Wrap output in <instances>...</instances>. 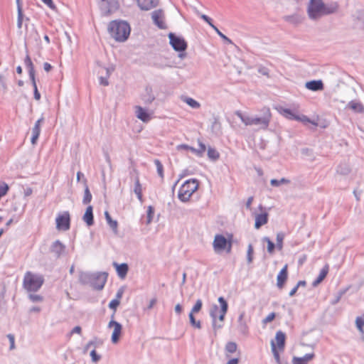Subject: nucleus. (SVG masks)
Segmentation results:
<instances>
[{
    "label": "nucleus",
    "instance_id": "nucleus-33",
    "mask_svg": "<svg viewBox=\"0 0 364 364\" xmlns=\"http://www.w3.org/2000/svg\"><path fill=\"white\" fill-rule=\"evenodd\" d=\"M105 219L107 220V223L109 225V226L110 227V228L112 230L114 233L117 234V232H118V230H117L118 223H117V221L112 220V218H111V216H110L109 213H108V211H105Z\"/></svg>",
    "mask_w": 364,
    "mask_h": 364
},
{
    "label": "nucleus",
    "instance_id": "nucleus-51",
    "mask_svg": "<svg viewBox=\"0 0 364 364\" xmlns=\"http://www.w3.org/2000/svg\"><path fill=\"white\" fill-rule=\"evenodd\" d=\"M177 150L180 151V150H190L191 151H192L193 153H194L196 155H197V149H195L194 147H192V146H190L187 144H179L176 147Z\"/></svg>",
    "mask_w": 364,
    "mask_h": 364
},
{
    "label": "nucleus",
    "instance_id": "nucleus-56",
    "mask_svg": "<svg viewBox=\"0 0 364 364\" xmlns=\"http://www.w3.org/2000/svg\"><path fill=\"white\" fill-rule=\"evenodd\" d=\"M345 292H346L345 290L338 291L336 294V295L335 296L334 299L331 301V304L336 305V304H338L339 302V301L341 300L342 296L345 294Z\"/></svg>",
    "mask_w": 364,
    "mask_h": 364
},
{
    "label": "nucleus",
    "instance_id": "nucleus-22",
    "mask_svg": "<svg viewBox=\"0 0 364 364\" xmlns=\"http://www.w3.org/2000/svg\"><path fill=\"white\" fill-rule=\"evenodd\" d=\"M268 216L269 214L266 212L260 214H257L255 215V228L256 229H259L262 225L267 224L268 222Z\"/></svg>",
    "mask_w": 364,
    "mask_h": 364
},
{
    "label": "nucleus",
    "instance_id": "nucleus-36",
    "mask_svg": "<svg viewBox=\"0 0 364 364\" xmlns=\"http://www.w3.org/2000/svg\"><path fill=\"white\" fill-rule=\"evenodd\" d=\"M146 92V95L144 96L143 100L146 104H151L155 100V96L152 93V89L147 87Z\"/></svg>",
    "mask_w": 364,
    "mask_h": 364
},
{
    "label": "nucleus",
    "instance_id": "nucleus-59",
    "mask_svg": "<svg viewBox=\"0 0 364 364\" xmlns=\"http://www.w3.org/2000/svg\"><path fill=\"white\" fill-rule=\"evenodd\" d=\"M120 304V301H119L118 299H113L112 300L109 304V307L114 310V312L116 311V309L117 308V306L119 305Z\"/></svg>",
    "mask_w": 364,
    "mask_h": 364
},
{
    "label": "nucleus",
    "instance_id": "nucleus-53",
    "mask_svg": "<svg viewBox=\"0 0 364 364\" xmlns=\"http://www.w3.org/2000/svg\"><path fill=\"white\" fill-rule=\"evenodd\" d=\"M18 11V18H17V27L18 28H21L23 25V21L24 18V15L23 13V10H17Z\"/></svg>",
    "mask_w": 364,
    "mask_h": 364
},
{
    "label": "nucleus",
    "instance_id": "nucleus-54",
    "mask_svg": "<svg viewBox=\"0 0 364 364\" xmlns=\"http://www.w3.org/2000/svg\"><path fill=\"white\" fill-rule=\"evenodd\" d=\"M202 305H203L202 301L200 299H198L196 301L195 305L192 308L191 313L196 314V313L199 312L202 308Z\"/></svg>",
    "mask_w": 364,
    "mask_h": 364
},
{
    "label": "nucleus",
    "instance_id": "nucleus-15",
    "mask_svg": "<svg viewBox=\"0 0 364 364\" xmlns=\"http://www.w3.org/2000/svg\"><path fill=\"white\" fill-rule=\"evenodd\" d=\"M280 113L284 116L286 118L289 119H295V120H297V121H306V122H310V120L309 119L305 116V115H302V117H299L298 115H296L291 109H287V108H281V110H280Z\"/></svg>",
    "mask_w": 364,
    "mask_h": 364
},
{
    "label": "nucleus",
    "instance_id": "nucleus-35",
    "mask_svg": "<svg viewBox=\"0 0 364 364\" xmlns=\"http://www.w3.org/2000/svg\"><path fill=\"white\" fill-rule=\"evenodd\" d=\"M85 191H84V197L82 199V203L85 205H87L91 202L92 196L90 191L89 187L87 185L86 179L85 180Z\"/></svg>",
    "mask_w": 364,
    "mask_h": 364
},
{
    "label": "nucleus",
    "instance_id": "nucleus-7",
    "mask_svg": "<svg viewBox=\"0 0 364 364\" xmlns=\"http://www.w3.org/2000/svg\"><path fill=\"white\" fill-rule=\"evenodd\" d=\"M107 273L106 272H95L93 276L90 285L96 290H102L107 279Z\"/></svg>",
    "mask_w": 364,
    "mask_h": 364
},
{
    "label": "nucleus",
    "instance_id": "nucleus-2",
    "mask_svg": "<svg viewBox=\"0 0 364 364\" xmlns=\"http://www.w3.org/2000/svg\"><path fill=\"white\" fill-rule=\"evenodd\" d=\"M108 32L116 41L124 42L129 36L131 28L124 21H112L108 25Z\"/></svg>",
    "mask_w": 364,
    "mask_h": 364
},
{
    "label": "nucleus",
    "instance_id": "nucleus-6",
    "mask_svg": "<svg viewBox=\"0 0 364 364\" xmlns=\"http://www.w3.org/2000/svg\"><path fill=\"white\" fill-rule=\"evenodd\" d=\"M168 38L171 46L176 51L184 52L187 49L188 44L183 38L170 33Z\"/></svg>",
    "mask_w": 364,
    "mask_h": 364
},
{
    "label": "nucleus",
    "instance_id": "nucleus-13",
    "mask_svg": "<svg viewBox=\"0 0 364 364\" xmlns=\"http://www.w3.org/2000/svg\"><path fill=\"white\" fill-rule=\"evenodd\" d=\"M220 313V309L216 304L212 306L210 310V316L212 318V326L215 333V335L217 334V331L223 327V323H218L217 318L218 315Z\"/></svg>",
    "mask_w": 364,
    "mask_h": 364
},
{
    "label": "nucleus",
    "instance_id": "nucleus-42",
    "mask_svg": "<svg viewBox=\"0 0 364 364\" xmlns=\"http://www.w3.org/2000/svg\"><path fill=\"white\" fill-rule=\"evenodd\" d=\"M208 156L210 159L216 161L220 158V154L215 149L209 147L208 149Z\"/></svg>",
    "mask_w": 364,
    "mask_h": 364
},
{
    "label": "nucleus",
    "instance_id": "nucleus-32",
    "mask_svg": "<svg viewBox=\"0 0 364 364\" xmlns=\"http://www.w3.org/2000/svg\"><path fill=\"white\" fill-rule=\"evenodd\" d=\"M338 9V4L336 2L324 4L323 15H329L336 13Z\"/></svg>",
    "mask_w": 364,
    "mask_h": 364
},
{
    "label": "nucleus",
    "instance_id": "nucleus-61",
    "mask_svg": "<svg viewBox=\"0 0 364 364\" xmlns=\"http://www.w3.org/2000/svg\"><path fill=\"white\" fill-rule=\"evenodd\" d=\"M90 356L92 358V360L95 363L98 362L101 359V356L96 353L95 349L91 350Z\"/></svg>",
    "mask_w": 364,
    "mask_h": 364
},
{
    "label": "nucleus",
    "instance_id": "nucleus-25",
    "mask_svg": "<svg viewBox=\"0 0 364 364\" xmlns=\"http://www.w3.org/2000/svg\"><path fill=\"white\" fill-rule=\"evenodd\" d=\"M315 357V354L307 353L303 357H296L294 356L292 359L293 364H308V363L311 360Z\"/></svg>",
    "mask_w": 364,
    "mask_h": 364
},
{
    "label": "nucleus",
    "instance_id": "nucleus-31",
    "mask_svg": "<svg viewBox=\"0 0 364 364\" xmlns=\"http://www.w3.org/2000/svg\"><path fill=\"white\" fill-rule=\"evenodd\" d=\"M92 276L93 273L80 272L79 274V282L83 285H90Z\"/></svg>",
    "mask_w": 364,
    "mask_h": 364
},
{
    "label": "nucleus",
    "instance_id": "nucleus-62",
    "mask_svg": "<svg viewBox=\"0 0 364 364\" xmlns=\"http://www.w3.org/2000/svg\"><path fill=\"white\" fill-rule=\"evenodd\" d=\"M29 299L33 301V302H39V301H42L43 298L42 296L41 295H38V294H30L29 295Z\"/></svg>",
    "mask_w": 364,
    "mask_h": 364
},
{
    "label": "nucleus",
    "instance_id": "nucleus-24",
    "mask_svg": "<svg viewBox=\"0 0 364 364\" xmlns=\"http://www.w3.org/2000/svg\"><path fill=\"white\" fill-rule=\"evenodd\" d=\"M275 339L277 341V348L280 350L283 351L284 350L285 347V340H286V335L284 333H283L282 331H278L276 333Z\"/></svg>",
    "mask_w": 364,
    "mask_h": 364
},
{
    "label": "nucleus",
    "instance_id": "nucleus-49",
    "mask_svg": "<svg viewBox=\"0 0 364 364\" xmlns=\"http://www.w3.org/2000/svg\"><path fill=\"white\" fill-rule=\"evenodd\" d=\"M253 253H254L253 246H252V245L250 244L248 245L247 252V263H249V264L252 262Z\"/></svg>",
    "mask_w": 364,
    "mask_h": 364
},
{
    "label": "nucleus",
    "instance_id": "nucleus-58",
    "mask_svg": "<svg viewBox=\"0 0 364 364\" xmlns=\"http://www.w3.org/2000/svg\"><path fill=\"white\" fill-rule=\"evenodd\" d=\"M215 31L218 33V35L222 38L224 41L231 43L232 41L229 39L225 35H224L215 26L213 27Z\"/></svg>",
    "mask_w": 364,
    "mask_h": 364
},
{
    "label": "nucleus",
    "instance_id": "nucleus-1",
    "mask_svg": "<svg viewBox=\"0 0 364 364\" xmlns=\"http://www.w3.org/2000/svg\"><path fill=\"white\" fill-rule=\"evenodd\" d=\"M241 121L246 126L256 125L259 126L260 129H266L269 124L272 114L269 108H264L263 109V114L262 116H249L244 114L241 111H236L235 113Z\"/></svg>",
    "mask_w": 364,
    "mask_h": 364
},
{
    "label": "nucleus",
    "instance_id": "nucleus-60",
    "mask_svg": "<svg viewBox=\"0 0 364 364\" xmlns=\"http://www.w3.org/2000/svg\"><path fill=\"white\" fill-rule=\"evenodd\" d=\"M7 338H9V342H10L9 349L10 350L15 349L16 346H15V338H14V336L13 334L9 333V334L7 335Z\"/></svg>",
    "mask_w": 364,
    "mask_h": 364
},
{
    "label": "nucleus",
    "instance_id": "nucleus-29",
    "mask_svg": "<svg viewBox=\"0 0 364 364\" xmlns=\"http://www.w3.org/2000/svg\"><path fill=\"white\" fill-rule=\"evenodd\" d=\"M328 265L326 264L321 270L318 277L313 282L312 285L314 287H316L318 284H319L326 277L328 272Z\"/></svg>",
    "mask_w": 364,
    "mask_h": 364
},
{
    "label": "nucleus",
    "instance_id": "nucleus-48",
    "mask_svg": "<svg viewBox=\"0 0 364 364\" xmlns=\"http://www.w3.org/2000/svg\"><path fill=\"white\" fill-rule=\"evenodd\" d=\"M284 238V234L279 232L277 235V247L281 250L283 247V240Z\"/></svg>",
    "mask_w": 364,
    "mask_h": 364
},
{
    "label": "nucleus",
    "instance_id": "nucleus-44",
    "mask_svg": "<svg viewBox=\"0 0 364 364\" xmlns=\"http://www.w3.org/2000/svg\"><path fill=\"white\" fill-rule=\"evenodd\" d=\"M289 183H290V181L285 178H282L280 180L272 179L270 181V184L272 186H275V187L279 186L282 184H289Z\"/></svg>",
    "mask_w": 364,
    "mask_h": 364
},
{
    "label": "nucleus",
    "instance_id": "nucleus-38",
    "mask_svg": "<svg viewBox=\"0 0 364 364\" xmlns=\"http://www.w3.org/2000/svg\"><path fill=\"white\" fill-rule=\"evenodd\" d=\"M41 134V127L34 126L32 129L31 144L35 145Z\"/></svg>",
    "mask_w": 364,
    "mask_h": 364
},
{
    "label": "nucleus",
    "instance_id": "nucleus-34",
    "mask_svg": "<svg viewBox=\"0 0 364 364\" xmlns=\"http://www.w3.org/2000/svg\"><path fill=\"white\" fill-rule=\"evenodd\" d=\"M134 192L137 196L138 199L142 203L143 202V196H142V187L139 181V176L135 178V184Z\"/></svg>",
    "mask_w": 364,
    "mask_h": 364
},
{
    "label": "nucleus",
    "instance_id": "nucleus-18",
    "mask_svg": "<svg viewBox=\"0 0 364 364\" xmlns=\"http://www.w3.org/2000/svg\"><path fill=\"white\" fill-rule=\"evenodd\" d=\"M141 10L148 11L157 6L159 0H136Z\"/></svg>",
    "mask_w": 364,
    "mask_h": 364
},
{
    "label": "nucleus",
    "instance_id": "nucleus-39",
    "mask_svg": "<svg viewBox=\"0 0 364 364\" xmlns=\"http://www.w3.org/2000/svg\"><path fill=\"white\" fill-rule=\"evenodd\" d=\"M183 101L193 109H198L200 107V104L191 97H185Z\"/></svg>",
    "mask_w": 364,
    "mask_h": 364
},
{
    "label": "nucleus",
    "instance_id": "nucleus-4",
    "mask_svg": "<svg viewBox=\"0 0 364 364\" xmlns=\"http://www.w3.org/2000/svg\"><path fill=\"white\" fill-rule=\"evenodd\" d=\"M44 282L43 277L28 272L23 279V287L28 291H37Z\"/></svg>",
    "mask_w": 364,
    "mask_h": 364
},
{
    "label": "nucleus",
    "instance_id": "nucleus-16",
    "mask_svg": "<svg viewBox=\"0 0 364 364\" xmlns=\"http://www.w3.org/2000/svg\"><path fill=\"white\" fill-rule=\"evenodd\" d=\"M25 27L26 30L25 39L26 41L33 40L35 41H38L40 38V36L35 27V25L31 24L30 26H28V25L26 23Z\"/></svg>",
    "mask_w": 364,
    "mask_h": 364
},
{
    "label": "nucleus",
    "instance_id": "nucleus-20",
    "mask_svg": "<svg viewBox=\"0 0 364 364\" xmlns=\"http://www.w3.org/2000/svg\"><path fill=\"white\" fill-rule=\"evenodd\" d=\"M305 87L312 91H320L324 88V85L321 80H311L306 83Z\"/></svg>",
    "mask_w": 364,
    "mask_h": 364
},
{
    "label": "nucleus",
    "instance_id": "nucleus-41",
    "mask_svg": "<svg viewBox=\"0 0 364 364\" xmlns=\"http://www.w3.org/2000/svg\"><path fill=\"white\" fill-rule=\"evenodd\" d=\"M350 168L348 164H340L337 168V173L341 175H348L350 173Z\"/></svg>",
    "mask_w": 364,
    "mask_h": 364
},
{
    "label": "nucleus",
    "instance_id": "nucleus-46",
    "mask_svg": "<svg viewBox=\"0 0 364 364\" xmlns=\"http://www.w3.org/2000/svg\"><path fill=\"white\" fill-rule=\"evenodd\" d=\"M193 314H194L190 312V314L188 315L190 323H191V326H193V327H195L198 329H200L201 328V323L200 321L196 320Z\"/></svg>",
    "mask_w": 364,
    "mask_h": 364
},
{
    "label": "nucleus",
    "instance_id": "nucleus-50",
    "mask_svg": "<svg viewBox=\"0 0 364 364\" xmlns=\"http://www.w3.org/2000/svg\"><path fill=\"white\" fill-rule=\"evenodd\" d=\"M154 215V208L151 205H149L147 209V220L146 224H149L151 223Z\"/></svg>",
    "mask_w": 364,
    "mask_h": 364
},
{
    "label": "nucleus",
    "instance_id": "nucleus-27",
    "mask_svg": "<svg viewBox=\"0 0 364 364\" xmlns=\"http://www.w3.org/2000/svg\"><path fill=\"white\" fill-rule=\"evenodd\" d=\"M245 312L240 313L238 317V329L240 332L244 335H247L248 333V326L246 322L244 321Z\"/></svg>",
    "mask_w": 364,
    "mask_h": 364
},
{
    "label": "nucleus",
    "instance_id": "nucleus-12",
    "mask_svg": "<svg viewBox=\"0 0 364 364\" xmlns=\"http://www.w3.org/2000/svg\"><path fill=\"white\" fill-rule=\"evenodd\" d=\"M114 328L112 334V342L117 343L119 341L122 331V326L114 320H111L108 323V328Z\"/></svg>",
    "mask_w": 364,
    "mask_h": 364
},
{
    "label": "nucleus",
    "instance_id": "nucleus-9",
    "mask_svg": "<svg viewBox=\"0 0 364 364\" xmlns=\"http://www.w3.org/2000/svg\"><path fill=\"white\" fill-rule=\"evenodd\" d=\"M56 228L59 230L66 231L70 228V217L68 211L56 218Z\"/></svg>",
    "mask_w": 364,
    "mask_h": 364
},
{
    "label": "nucleus",
    "instance_id": "nucleus-5",
    "mask_svg": "<svg viewBox=\"0 0 364 364\" xmlns=\"http://www.w3.org/2000/svg\"><path fill=\"white\" fill-rule=\"evenodd\" d=\"M324 3L322 0H310L307 13L310 19L316 21L323 16Z\"/></svg>",
    "mask_w": 364,
    "mask_h": 364
},
{
    "label": "nucleus",
    "instance_id": "nucleus-19",
    "mask_svg": "<svg viewBox=\"0 0 364 364\" xmlns=\"http://www.w3.org/2000/svg\"><path fill=\"white\" fill-rule=\"evenodd\" d=\"M218 301L220 304V313L218 314L219 315H218V318L219 321L223 323L225 320V316L228 309V304L223 296L218 298Z\"/></svg>",
    "mask_w": 364,
    "mask_h": 364
},
{
    "label": "nucleus",
    "instance_id": "nucleus-64",
    "mask_svg": "<svg viewBox=\"0 0 364 364\" xmlns=\"http://www.w3.org/2000/svg\"><path fill=\"white\" fill-rule=\"evenodd\" d=\"M46 5H47L50 9L55 10L56 9L55 5L53 2V0H41Z\"/></svg>",
    "mask_w": 364,
    "mask_h": 364
},
{
    "label": "nucleus",
    "instance_id": "nucleus-63",
    "mask_svg": "<svg viewBox=\"0 0 364 364\" xmlns=\"http://www.w3.org/2000/svg\"><path fill=\"white\" fill-rule=\"evenodd\" d=\"M276 316V314L275 313L272 312L271 314H269L264 320H263V323H269L271 321H272L274 318Z\"/></svg>",
    "mask_w": 364,
    "mask_h": 364
},
{
    "label": "nucleus",
    "instance_id": "nucleus-47",
    "mask_svg": "<svg viewBox=\"0 0 364 364\" xmlns=\"http://www.w3.org/2000/svg\"><path fill=\"white\" fill-rule=\"evenodd\" d=\"M263 240L267 243V251L269 253L272 254L275 249L274 243L267 237L263 238Z\"/></svg>",
    "mask_w": 364,
    "mask_h": 364
},
{
    "label": "nucleus",
    "instance_id": "nucleus-10",
    "mask_svg": "<svg viewBox=\"0 0 364 364\" xmlns=\"http://www.w3.org/2000/svg\"><path fill=\"white\" fill-rule=\"evenodd\" d=\"M65 245L58 240L53 242L50 247V252L54 255L55 259L63 256L65 254Z\"/></svg>",
    "mask_w": 364,
    "mask_h": 364
},
{
    "label": "nucleus",
    "instance_id": "nucleus-40",
    "mask_svg": "<svg viewBox=\"0 0 364 364\" xmlns=\"http://www.w3.org/2000/svg\"><path fill=\"white\" fill-rule=\"evenodd\" d=\"M24 63H25V65H26V68L28 70V75L34 74L35 73L34 66H33L31 59L28 55H26L25 60H24Z\"/></svg>",
    "mask_w": 364,
    "mask_h": 364
},
{
    "label": "nucleus",
    "instance_id": "nucleus-17",
    "mask_svg": "<svg viewBox=\"0 0 364 364\" xmlns=\"http://www.w3.org/2000/svg\"><path fill=\"white\" fill-rule=\"evenodd\" d=\"M288 278V265L285 264L281 269L277 277V286L279 289L284 288Z\"/></svg>",
    "mask_w": 364,
    "mask_h": 364
},
{
    "label": "nucleus",
    "instance_id": "nucleus-57",
    "mask_svg": "<svg viewBox=\"0 0 364 364\" xmlns=\"http://www.w3.org/2000/svg\"><path fill=\"white\" fill-rule=\"evenodd\" d=\"M197 149V156L199 157H201V156H203L204 152L206 150V146L203 143L199 141V149Z\"/></svg>",
    "mask_w": 364,
    "mask_h": 364
},
{
    "label": "nucleus",
    "instance_id": "nucleus-11",
    "mask_svg": "<svg viewBox=\"0 0 364 364\" xmlns=\"http://www.w3.org/2000/svg\"><path fill=\"white\" fill-rule=\"evenodd\" d=\"M151 18L154 23L160 29H166L167 26L164 21V13L161 9L155 10L151 13Z\"/></svg>",
    "mask_w": 364,
    "mask_h": 364
},
{
    "label": "nucleus",
    "instance_id": "nucleus-14",
    "mask_svg": "<svg viewBox=\"0 0 364 364\" xmlns=\"http://www.w3.org/2000/svg\"><path fill=\"white\" fill-rule=\"evenodd\" d=\"M228 240L222 235H216L213 243L214 250L216 252L225 250Z\"/></svg>",
    "mask_w": 364,
    "mask_h": 364
},
{
    "label": "nucleus",
    "instance_id": "nucleus-55",
    "mask_svg": "<svg viewBox=\"0 0 364 364\" xmlns=\"http://www.w3.org/2000/svg\"><path fill=\"white\" fill-rule=\"evenodd\" d=\"M196 14L198 16H200L203 20H204L206 23H208L213 28L215 25L212 23V19L205 14H203L200 13L198 11H196Z\"/></svg>",
    "mask_w": 364,
    "mask_h": 364
},
{
    "label": "nucleus",
    "instance_id": "nucleus-37",
    "mask_svg": "<svg viewBox=\"0 0 364 364\" xmlns=\"http://www.w3.org/2000/svg\"><path fill=\"white\" fill-rule=\"evenodd\" d=\"M237 348V346L236 343L232 342V341L228 342L225 345V352H226V356L229 357L228 353H233L236 352Z\"/></svg>",
    "mask_w": 364,
    "mask_h": 364
},
{
    "label": "nucleus",
    "instance_id": "nucleus-26",
    "mask_svg": "<svg viewBox=\"0 0 364 364\" xmlns=\"http://www.w3.org/2000/svg\"><path fill=\"white\" fill-rule=\"evenodd\" d=\"M113 265L116 267V270L118 276L120 278H124L127 274L129 267L127 263L117 264V262H114Z\"/></svg>",
    "mask_w": 364,
    "mask_h": 364
},
{
    "label": "nucleus",
    "instance_id": "nucleus-8",
    "mask_svg": "<svg viewBox=\"0 0 364 364\" xmlns=\"http://www.w3.org/2000/svg\"><path fill=\"white\" fill-rule=\"evenodd\" d=\"M100 8L105 15H109L119 8L117 0H100Z\"/></svg>",
    "mask_w": 364,
    "mask_h": 364
},
{
    "label": "nucleus",
    "instance_id": "nucleus-21",
    "mask_svg": "<svg viewBox=\"0 0 364 364\" xmlns=\"http://www.w3.org/2000/svg\"><path fill=\"white\" fill-rule=\"evenodd\" d=\"M82 220L87 226H92L94 224L93 208L92 205L87 207Z\"/></svg>",
    "mask_w": 364,
    "mask_h": 364
},
{
    "label": "nucleus",
    "instance_id": "nucleus-30",
    "mask_svg": "<svg viewBox=\"0 0 364 364\" xmlns=\"http://www.w3.org/2000/svg\"><path fill=\"white\" fill-rule=\"evenodd\" d=\"M348 108H350V109L353 110L355 112L357 113H363L364 112V106L360 103V102L352 100L350 101L348 105Z\"/></svg>",
    "mask_w": 364,
    "mask_h": 364
},
{
    "label": "nucleus",
    "instance_id": "nucleus-52",
    "mask_svg": "<svg viewBox=\"0 0 364 364\" xmlns=\"http://www.w3.org/2000/svg\"><path fill=\"white\" fill-rule=\"evenodd\" d=\"M355 325L358 330L362 333L364 334V322L363 320L360 317H357L355 319Z\"/></svg>",
    "mask_w": 364,
    "mask_h": 364
},
{
    "label": "nucleus",
    "instance_id": "nucleus-45",
    "mask_svg": "<svg viewBox=\"0 0 364 364\" xmlns=\"http://www.w3.org/2000/svg\"><path fill=\"white\" fill-rule=\"evenodd\" d=\"M154 162L156 166L158 175L163 179L164 177L163 164L159 159H154Z\"/></svg>",
    "mask_w": 364,
    "mask_h": 364
},
{
    "label": "nucleus",
    "instance_id": "nucleus-23",
    "mask_svg": "<svg viewBox=\"0 0 364 364\" xmlns=\"http://www.w3.org/2000/svg\"><path fill=\"white\" fill-rule=\"evenodd\" d=\"M135 113L136 117L144 122H148L151 119L149 114L141 106L135 107Z\"/></svg>",
    "mask_w": 364,
    "mask_h": 364
},
{
    "label": "nucleus",
    "instance_id": "nucleus-3",
    "mask_svg": "<svg viewBox=\"0 0 364 364\" xmlns=\"http://www.w3.org/2000/svg\"><path fill=\"white\" fill-rule=\"evenodd\" d=\"M198 188V181L196 179H189L186 181L180 188L178 197L182 202H187L193 193Z\"/></svg>",
    "mask_w": 364,
    "mask_h": 364
},
{
    "label": "nucleus",
    "instance_id": "nucleus-28",
    "mask_svg": "<svg viewBox=\"0 0 364 364\" xmlns=\"http://www.w3.org/2000/svg\"><path fill=\"white\" fill-rule=\"evenodd\" d=\"M283 18L285 21L289 22L293 25L300 24L303 21L302 16H301L300 15L296 14H292V15H289V16H284Z\"/></svg>",
    "mask_w": 364,
    "mask_h": 364
},
{
    "label": "nucleus",
    "instance_id": "nucleus-43",
    "mask_svg": "<svg viewBox=\"0 0 364 364\" xmlns=\"http://www.w3.org/2000/svg\"><path fill=\"white\" fill-rule=\"evenodd\" d=\"M271 348H272V351L274 355V359L276 360V362L278 364H281L280 356H279V350L277 348L276 343H274V341H271Z\"/></svg>",
    "mask_w": 364,
    "mask_h": 364
}]
</instances>
